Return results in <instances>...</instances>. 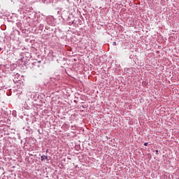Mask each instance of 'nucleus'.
Instances as JSON below:
<instances>
[{
	"label": "nucleus",
	"instance_id": "obj_3",
	"mask_svg": "<svg viewBox=\"0 0 179 179\" xmlns=\"http://www.w3.org/2000/svg\"><path fill=\"white\" fill-rule=\"evenodd\" d=\"M148 143H144V146H148Z\"/></svg>",
	"mask_w": 179,
	"mask_h": 179
},
{
	"label": "nucleus",
	"instance_id": "obj_4",
	"mask_svg": "<svg viewBox=\"0 0 179 179\" xmlns=\"http://www.w3.org/2000/svg\"><path fill=\"white\" fill-rule=\"evenodd\" d=\"M159 151L158 150H156V152L157 153Z\"/></svg>",
	"mask_w": 179,
	"mask_h": 179
},
{
	"label": "nucleus",
	"instance_id": "obj_5",
	"mask_svg": "<svg viewBox=\"0 0 179 179\" xmlns=\"http://www.w3.org/2000/svg\"><path fill=\"white\" fill-rule=\"evenodd\" d=\"M0 51H1V48H0Z\"/></svg>",
	"mask_w": 179,
	"mask_h": 179
},
{
	"label": "nucleus",
	"instance_id": "obj_1",
	"mask_svg": "<svg viewBox=\"0 0 179 179\" xmlns=\"http://www.w3.org/2000/svg\"><path fill=\"white\" fill-rule=\"evenodd\" d=\"M48 159V157L45 156V155H42L41 156V160H45Z\"/></svg>",
	"mask_w": 179,
	"mask_h": 179
},
{
	"label": "nucleus",
	"instance_id": "obj_2",
	"mask_svg": "<svg viewBox=\"0 0 179 179\" xmlns=\"http://www.w3.org/2000/svg\"><path fill=\"white\" fill-rule=\"evenodd\" d=\"M113 45H117V43L116 42H113Z\"/></svg>",
	"mask_w": 179,
	"mask_h": 179
}]
</instances>
